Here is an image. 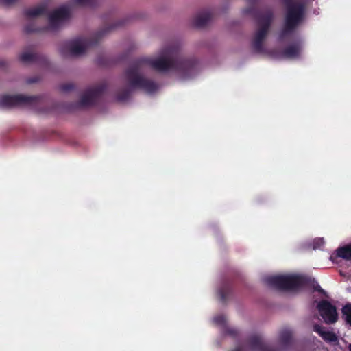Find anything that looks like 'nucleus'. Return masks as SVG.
<instances>
[{"label":"nucleus","mask_w":351,"mask_h":351,"mask_svg":"<svg viewBox=\"0 0 351 351\" xmlns=\"http://www.w3.org/2000/svg\"><path fill=\"white\" fill-rule=\"evenodd\" d=\"M197 62L193 58L185 59L176 51L175 56L168 58L160 57L156 59L148 58H138L132 62L125 70L126 81L132 87L141 88L147 93H154L158 89V84L141 75L146 65L150 66L159 72H167L174 70L184 78L192 77L197 70Z\"/></svg>","instance_id":"obj_1"},{"label":"nucleus","mask_w":351,"mask_h":351,"mask_svg":"<svg viewBox=\"0 0 351 351\" xmlns=\"http://www.w3.org/2000/svg\"><path fill=\"white\" fill-rule=\"evenodd\" d=\"M49 2L44 1L34 7L29 8L23 11L25 17L30 21L24 27L26 33L47 32L56 33L60 31L69 21L71 16V10L68 5H63L53 10L47 14V24L38 26L32 19L47 13Z\"/></svg>","instance_id":"obj_2"},{"label":"nucleus","mask_w":351,"mask_h":351,"mask_svg":"<svg viewBox=\"0 0 351 351\" xmlns=\"http://www.w3.org/2000/svg\"><path fill=\"white\" fill-rule=\"evenodd\" d=\"M285 8L284 23L279 38L282 40L293 33L305 17L304 3L296 0H282Z\"/></svg>","instance_id":"obj_3"},{"label":"nucleus","mask_w":351,"mask_h":351,"mask_svg":"<svg viewBox=\"0 0 351 351\" xmlns=\"http://www.w3.org/2000/svg\"><path fill=\"white\" fill-rule=\"evenodd\" d=\"M244 13L252 15L259 27L254 34L252 46L256 53H263L264 51L263 41L274 19V12L271 9L261 12L256 10L254 8H248L245 9Z\"/></svg>","instance_id":"obj_4"},{"label":"nucleus","mask_w":351,"mask_h":351,"mask_svg":"<svg viewBox=\"0 0 351 351\" xmlns=\"http://www.w3.org/2000/svg\"><path fill=\"white\" fill-rule=\"evenodd\" d=\"M309 277L297 275H280L268 276L265 282L271 287L280 290H295L311 283Z\"/></svg>","instance_id":"obj_5"},{"label":"nucleus","mask_w":351,"mask_h":351,"mask_svg":"<svg viewBox=\"0 0 351 351\" xmlns=\"http://www.w3.org/2000/svg\"><path fill=\"white\" fill-rule=\"evenodd\" d=\"M41 97L38 96H27L24 95H0V108L13 107H34L40 103Z\"/></svg>","instance_id":"obj_6"},{"label":"nucleus","mask_w":351,"mask_h":351,"mask_svg":"<svg viewBox=\"0 0 351 351\" xmlns=\"http://www.w3.org/2000/svg\"><path fill=\"white\" fill-rule=\"evenodd\" d=\"M88 46L86 37H76L62 42L58 47V51L64 58L77 57L84 53Z\"/></svg>","instance_id":"obj_7"},{"label":"nucleus","mask_w":351,"mask_h":351,"mask_svg":"<svg viewBox=\"0 0 351 351\" xmlns=\"http://www.w3.org/2000/svg\"><path fill=\"white\" fill-rule=\"evenodd\" d=\"M317 308L326 324H332L337 321V308L328 300L320 301L317 305Z\"/></svg>","instance_id":"obj_8"},{"label":"nucleus","mask_w":351,"mask_h":351,"mask_svg":"<svg viewBox=\"0 0 351 351\" xmlns=\"http://www.w3.org/2000/svg\"><path fill=\"white\" fill-rule=\"evenodd\" d=\"M330 259L334 263H338L339 259L351 261V243L337 248L331 254Z\"/></svg>","instance_id":"obj_9"},{"label":"nucleus","mask_w":351,"mask_h":351,"mask_svg":"<svg viewBox=\"0 0 351 351\" xmlns=\"http://www.w3.org/2000/svg\"><path fill=\"white\" fill-rule=\"evenodd\" d=\"M106 88L107 86L104 83L94 87L89 86V108L100 99Z\"/></svg>","instance_id":"obj_10"},{"label":"nucleus","mask_w":351,"mask_h":351,"mask_svg":"<svg viewBox=\"0 0 351 351\" xmlns=\"http://www.w3.org/2000/svg\"><path fill=\"white\" fill-rule=\"evenodd\" d=\"M250 348L257 351H278L266 346L259 335H252L247 340Z\"/></svg>","instance_id":"obj_11"},{"label":"nucleus","mask_w":351,"mask_h":351,"mask_svg":"<svg viewBox=\"0 0 351 351\" xmlns=\"http://www.w3.org/2000/svg\"><path fill=\"white\" fill-rule=\"evenodd\" d=\"M313 330L326 342L336 343L338 341V337L335 332L332 331L326 330L323 326L319 324L314 325Z\"/></svg>","instance_id":"obj_12"},{"label":"nucleus","mask_w":351,"mask_h":351,"mask_svg":"<svg viewBox=\"0 0 351 351\" xmlns=\"http://www.w3.org/2000/svg\"><path fill=\"white\" fill-rule=\"evenodd\" d=\"M122 23H117L114 25H112L110 27H108L105 29H102V30H100V31H98L96 33H94V34H90L89 33V41H88V43H89V49L95 45H96L99 42V40L101 39V38L108 32H109L110 29H114L115 27H117V26H120L121 25Z\"/></svg>","instance_id":"obj_13"},{"label":"nucleus","mask_w":351,"mask_h":351,"mask_svg":"<svg viewBox=\"0 0 351 351\" xmlns=\"http://www.w3.org/2000/svg\"><path fill=\"white\" fill-rule=\"evenodd\" d=\"M123 76H124V80H125V82L129 85V88H123L117 93L116 96H115L116 100L119 102H123V101H125L128 100L130 99V97H131L132 93L134 89L142 90L141 88H139L137 87L131 86L130 84L125 80V73L123 74Z\"/></svg>","instance_id":"obj_14"},{"label":"nucleus","mask_w":351,"mask_h":351,"mask_svg":"<svg viewBox=\"0 0 351 351\" xmlns=\"http://www.w3.org/2000/svg\"><path fill=\"white\" fill-rule=\"evenodd\" d=\"M300 43H295L285 47L282 51V54L286 58H295L300 56Z\"/></svg>","instance_id":"obj_15"},{"label":"nucleus","mask_w":351,"mask_h":351,"mask_svg":"<svg viewBox=\"0 0 351 351\" xmlns=\"http://www.w3.org/2000/svg\"><path fill=\"white\" fill-rule=\"evenodd\" d=\"M210 19L211 14L210 12H200L194 17L193 23L196 27H203L206 25Z\"/></svg>","instance_id":"obj_16"},{"label":"nucleus","mask_w":351,"mask_h":351,"mask_svg":"<svg viewBox=\"0 0 351 351\" xmlns=\"http://www.w3.org/2000/svg\"><path fill=\"white\" fill-rule=\"evenodd\" d=\"M38 58V55L30 49L24 50L19 56L20 61L24 64L36 62Z\"/></svg>","instance_id":"obj_17"},{"label":"nucleus","mask_w":351,"mask_h":351,"mask_svg":"<svg viewBox=\"0 0 351 351\" xmlns=\"http://www.w3.org/2000/svg\"><path fill=\"white\" fill-rule=\"evenodd\" d=\"M231 293L232 285L228 281H224L218 291L221 301L225 303L227 301L228 297Z\"/></svg>","instance_id":"obj_18"},{"label":"nucleus","mask_w":351,"mask_h":351,"mask_svg":"<svg viewBox=\"0 0 351 351\" xmlns=\"http://www.w3.org/2000/svg\"><path fill=\"white\" fill-rule=\"evenodd\" d=\"M279 341L280 344L287 348L291 345L292 341V332L290 330L284 329L281 330L279 335Z\"/></svg>","instance_id":"obj_19"},{"label":"nucleus","mask_w":351,"mask_h":351,"mask_svg":"<svg viewBox=\"0 0 351 351\" xmlns=\"http://www.w3.org/2000/svg\"><path fill=\"white\" fill-rule=\"evenodd\" d=\"M343 318L346 322L351 326V304H347L342 308Z\"/></svg>","instance_id":"obj_20"},{"label":"nucleus","mask_w":351,"mask_h":351,"mask_svg":"<svg viewBox=\"0 0 351 351\" xmlns=\"http://www.w3.org/2000/svg\"><path fill=\"white\" fill-rule=\"evenodd\" d=\"M97 64L102 66H108L110 65V60L105 56H99L97 58Z\"/></svg>","instance_id":"obj_21"},{"label":"nucleus","mask_w":351,"mask_h":351,"mask_svg":"<svg viewBox=\"0 0 351 351\" xmlns=\"http://www.w3.org/2000/svg\"><path fill=\"white\" fill-rule=\"evenodd\" d=\"M87 105H88V92L84 91L80 101L77 103L76 107L80 108L85 107Z\"/></svg>","instance_id":"obj_22"},{"label":"nucleus","mask_w":351,"mask_h":351,"mask_svg":"<svg viewBox=\"0 0 351 351\" xmlns=\"http://www.w3.org/2000/svg\"><path fill=\"white\" fill-rule=\"evenodd\" d=\"M60 88L61 91L64 93H67L72 90L74 88V86L71 83H68L61 85Z\"/></svg>","instance_id":"obj_23"},{"label":"nucleus","mask_w":351,"mask_h":351,"mask_svg":"<svg viewBox=\"0 0 351 351\" xmlns=\"http://www.w3.org/2000/svg\"><path fill=\"white\" fill-rule=\"evenodd\" d=\"M226 321V317L224 315H217L214 317V322L215 324L218 325H223L225 324Z\"/></svg>","instance_id":"obj_24"},{"label":"nucleus","mask_w":351,"mask_h":351,"mask_svg":"<svg viewBox=\"0 0 351 351\" xmlns=\"http://www.w3.org/2000/svg\"><path fill=\"white\" fill-rule=\"evenodd\" d=\"M71 3L75 6L82 7L88 4V0H71Z\"/></svg>","instance_id":"obj_25"},{"label":"nucleus","mask_w":351,"mask_h":351,"mask_svg":"<svg viewBox=\"0 0 351 351\" xmlns=\"http://www.w3.org/2000/svg\"><path fill=\"white\" fill-rule=\"evenodd\" d=\"M314 249L321 248L324 244L323 238H317L314 240Z\"/></svg>","instance_id":"obj_26"},{"label":"nucleus","mask_w":351,"mask_h":351,"mask_svg":"<svg viewBox=\"0 0 351 351\" xmlns=\"http://www.w3.org/2000/svg\"><path fill=\"white\" fill-rule=\"evenodd\" d=\"M19 0H0V3L5 6H11Z\"/></svg>","instance_id":"obj_27"},{"label":"nucleus","mask_w":351,"mask_h":351,"mask_svg":"<svg viewBox=\"0 0 351 351\" xmlns=\"http://www.w3.org/2000/svg\"><path fill=\"white\" fill-rule=\"evenodd\" d=\"M227 332H228L229 335H232V336H233V337L237 336V333H238L237 330H235V329H232V328L228 329V330H227Z\"/></svg>","instance_id":"obj_28"},{"label":"nucleus","mask_w":351,"mask_h":351,"mask_svg":"<svg viewBox=\"0 0 351 351\" xmlns=\"http://www.w3.org/2000/svg\"><path fill=\"white\" fill-rule=\"evenodd\" d=\"M97 4V0H89V9Z\"/></svg>","instance_id":"obj_29"},{"label":"nucleus","mask_w":351,"mask_h":351,"mask_svg":"<svg viewBox=\"0 0 351 351\" xmlns=\"http://www.w3.org/2000/svg\"><path fill=\"white\" fill-rule=\"evenodd\" d=\"M314 289L319 293H324V290L318 284L314 287Z\"/></svg>","instance_id":"obj_30"},{"label":"nucleus","mask_w":351,"mask_h":351,"mask_svg":"<svg viewBox=\"0 0 351 351\" xmlns=\"http://www.w3.org/2000/svg\"><path fill=\"white\" fill-rule=\"evenodd\" d=\"M37 81V80H34V79H28L27 82L28 83H34V82H36Z\"/></svg>","instance_id":"obj_31"},{"label":"nucleus","mask_w":351,"mask_h":351,"mask_svg":"<svg viewBox=\"0 0 351 351\" xmlns=\"http://www.w3.org/2000/svg\"><path fill=\"white\" fill-rule=\"evenodd\" d=\"M234 351H242L241 348H237Z\"/></svg>","instance_id":"obj_32"},{"label":"nucleus","mask_w":351,"mask_h":351,"mask_svg":"<svg viewBox=\"0 0 351 351\" xmlns=\"http://www.w3.org/2000/svg\"><path fill=\"white\" fill-rule=\"evenodd\" d=\"M348 350L351 351V343L348 345Z\"/></svg>","instance_id":"obj_33"}]
</instances>
